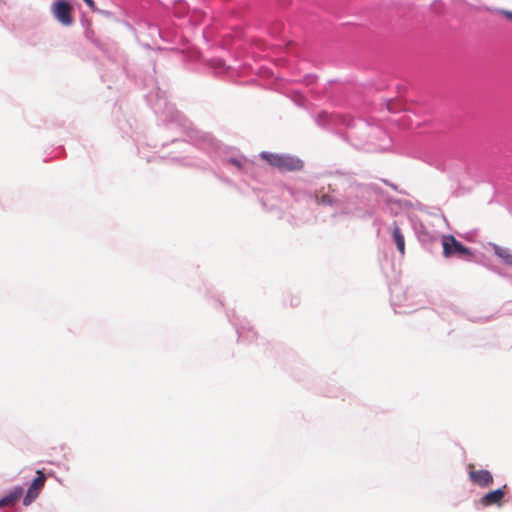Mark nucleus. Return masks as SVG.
Instances as JSON below:
<instances>
[{
	"label": "nucleus",
	"instance_id": "12",
	"mask_svg": "<svg viewBox=\"0 0 512 512\" xmlns=\"http://www.w3.org/2000/svg\"><path fill=\"white\" fill-rule=\"evenodd\" d=\"M505 14L507 15L508 18L512 20V12H506Z\"/></svg>",
	"mask_w": 512,
	"mask_h": 512
},
{
	"label": "nucleus",
	"instance_id": "8",
	"mask_svg": "<svg viewBox=\"0 0 512 512\" xmlns=\"http://www.w3.org/2000/svg\"><path fill=\"white\" fill-rule=\"evenodd\" d=\"M392 236H393V239L397 246L398 251L400 252L401 255H404L405 254V239H404V235H403L401 229L399 228V226L397 225L396 222H394V224H393Z\"/></svg>",
	"mask_w": 512,
	"mask_h": 512
},
{
	"label": "nucleus",
	"instance_id": "2",
	"mask_svg": "<svg viewBox=\"0 0 512 512\" xmlns=\"http://www.w3.org/2000/svg\"><path fill=\"white\" fill-rule=\"evenodd\" d=\"M443 255L449 258L453 255L460 257H470V250L459 242L453 235H446L442 239Z\"/></svg>",
	"mask_w": 512,
	"mask_h": 512
},
{
	"label": "nucleus",
	"instance_id": "7",
	"mask_svg": "<svg viewBox=\"0 0 512 512\" xmlns=\"http://www.w3.org/2000/svg\"><path fill=\"white\" fill-rule=\"evenodd\" d=\"M22 494V487H15L11 492L0 499V508L4 506H13L21 498Z\"/></svg>",
	"mask_w": 512,
	"mask_h": 512
},
{
	"label": "nucleus",
	"instance_id": "1",
	"mask_svg": "<svg viewBox=\"0 0 512 512\" xmlns=\"http://www.w3.org/2000/svg\"><path fill=\"white\" fill-rule=\"evenodd\" d=\"M260 157L280 171H297L303 167V162L299 158L290 155L261 152Z\"/></svg>",
	"mask_w": 512,
	"mask_h": 512
},
{
	"label": "nucleus",
	"instance_id": "9",
	"mask_svg": "<svg viewBox=\"0 0 512 512\" xmlns=\"http://www.w3.org/2000/svg\"><path fill=\"white\" fill-rule=\"evenodd\" d=\"M495 253L500 258H502L507 264L512 265V254L510 253V251L508 249L502 248V247H496Z\"/></svg>",
	"mask_w": 512,
	"mask_h": 512
},
{
	"label": "nucleus",
	"instance_id": "5",
	"mask_svg": "<svg viewBox=\"0 0 512 512\" xmlns=\"http://www.w3.org/2000/svg\"><path fill=\"white\" fill-rule=\"evenodd\" d=\"M468 469L469 479L475 485L488 487L493 483V476L490 471L485 469L476 470L473 464H469Z\"/></svg>",
	"mask_w": 512,
	"mask_h": 512
},
{
	"label": "nucleus",
	"instance_id": "3",
	"mask_svg": "<svg viewBox=\"0 0 512 512\" xmlns=\"http://www.w3.org/2000/svg\"><path fill=\"white\" fill-rule=\"evenodd\" d=\"M52 12L55 18L64 26H70L73 23L72 6L63 0L53 3Z\"/></svg>",
	"mask_w": 512,
	"mask_h": 512
},
{
	"label": "nucleus",
	"instance_id": "11",
	"mask_svg": "<svg viewBox=\"0 0 512 512\" xmlns=\"http://www.w3.org/2000/svg\"><path fill=\"white\" fill-rule=\"evenodd\" d=\"M232 163L235 164L238 168L241 167L240 163L237 160H233Z\"/></svg>",
	"mask_w": 512,
	"mask_h": 512
},
{
	"label": "nucleus",
	"instance_id": "4",
	"mask_svg": "<svg viewBox=\"0 0 512 512\" xmlns=\"http://www.w3.org/2000/svg\"><path fill=\"white\" fill-rule=\"evenodd\" d=\"M37 477L33 480L31 485L28 488V491L23 499V505L29 506L39 495L40 491L43 489L45 482H46V476L45 474L38 470L36 472Z\"/></svg>",
	"mask_w": 512,
	"mask_h": 512
},
{
	"label": "nucleus",
	"instance_id": "6",
	"mask_svg": "<svg viewBox=\"0 0 512 512\" xmlns=\"http://www.w3.org/2000/svg\"><path fill=\"white\" fill-rule=\"evenodd\" d=\"M506 494V485L502 488L490 491L481 498L483 506L500 505L502 499Z\"/></svg>",
	"mask_w": 512,
	"mask_h": 512
},
{
	"label": "nucleus",
	"instance_id": "10",
	"mask_svg": "<svg viewBox=\"0 0 512 512\" xmlns=\"http://www.w3.org/2000/svg\"><path fill=\"white\" fill-rule=\"evenodd\" d=\"M86 5L93 11H96L97 10V7H96V4L94 2V0H83Z\"/></svg>",
	"mask_w": 512,
	"mask_h": 512
}]
</instances>
